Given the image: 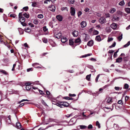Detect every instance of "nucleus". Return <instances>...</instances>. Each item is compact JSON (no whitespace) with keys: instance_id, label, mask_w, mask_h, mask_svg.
<instances>
[{"instance_id":"nucleus-3","label":"nucleus","mask_w":130,"mask_h":130,"mask_svg":"<svg viewBox=\"0 0 130 130\" xmlns=\"http://www.w3.org/2000/svg\"><path fill=\"white\" fill-rule=\"evenodd\" d=\"M70 12L71 15L74 16L75 15V10L74 8L71 7L70 8Z\"/></svg>"},{"instance_id":"nucleus-12","label":"nucleus","mask_w":130,"mask_h":130,"mask_svg":"<svg viewBox=\"0 0 130 130\" xmlns=\"http://www.w3.org/2000/svg\"><path fill=\"white\" fill-rule=\"evenodd\" d=\"M61 40L62 42L64 43L67 41V39L66 37H63L61 38Z\"/></svg>"},{"instance_id":"nucleus-52","label":"nucleus","mask_w":130,"mask_h":130,"mask_svg":"<svg viewBox=\"0 0 130 130\" xmlns=\"http://www.w3.org/2000/svg\"><path fill=\"white\" fill-rule=\"evenodd\" d=\"M100 74L98 75L96 77L95 79V82H97L98 81V78L100 76Z\"/></svg>"},{"instance_id":"nucleus-63","label":"nucleus","mask_w":130,"mask_h":130,"mask_svg":"<svg viewBox=\"0 0 130 130\" xmlns=\"http://www.w3.org/2000/svg\"><path fill=\"white\" fill-rule=\"evenodd\" d=\"M47 127H46V128H44L42 127H40L39 128L38 130H45V129H47Z\"/></svg>"},{"instance_id":"nucleus-62","label":"nucleus","mask_w":130,"mask_h":130,"mask_svg":"<svg viewBox=\"0 0 130 130\" xmlns=\"http://www.w3.org/2000/svg\"><path fill=\"white\" fill-rule=\"evenodd\" d=\"M50 2V0H46V1H44V4H48V2Z\"/></svg>"},{"instance_id":"nucleus-29","label":"nucleus","mask_w":130,"mask_h":130,"mask_svg":"<svg viewBox=\"0 0 130 130\" xmlns=\"http://www.w3.org/2000/svg\"><path fill=\"white\" fill-rule=\"evenodd\" d=\"M79 126L80 128L81 129H85L87 127V126L83 125H80Z\"/></svg>"},{"instance_id":"nucleus-10","label":"nucleus","mask_w":130,"mask_h":130,"mask_svg":"<svg viewBox=\"0 0 130 130\" xmlns=\"http://www.w3.org/2000/svg\"><path fill=\"white\" fill-rule=\"evenodd\" d=\"M93 44V41L92 40H90L89 41L87 44V45L88 46H92Z\"/></svg>"},{"instance_id":"nucleus-48","label":"nucleus","mask_w":130,"mask_h":130,"mask_svg":"<svg viewBox=\"0 0 130 130\" xmlns=\"http://www.w3.org/2000/svg\"><path fill=\"white\" fill-rule=\"evenodd\" d=\"M120 89V90H121L122 88H120L119 87H115V89L117 90H119Z\"/></svg>"},{"instance_id":"nucleus-20","label":"nucleus","mask_w":130,"mask_h":130,"mask_svg":"<svg viewBox=\"0 0 130 130\" xmlns=\"http://www.w3.org/2000/svg\"><path fill=\"white\" fill-rule=\"evenodd\" d=\"M125 3L124 2L123 0L120 2L119 4V5L121 6H123L125 5Z\"/></svg>"},{"instance_id":"nucleus-8","label":"nucleus","mask_w":130,"mask_h":130,"mask_svg":"<svg viewBox=\"0 0 130 130\" xmlns=\"http://www.w3.org/2000/svg\"><path fill=\"white\" fill-rule=\"evenodd\" d=\"M85 37L84 39V42H86L88 40L89 38V35H87L85 34Z\"/></svg>"},{"instance_id":"nucleus-1","label":"nucleus","mask_w":130,"mask_h":130,"mask_svg":"<svg viewBox=\"0 0 130 130\" xmlns=\"http://www.w3.org/2000/svg\"><path fill=\"white\" fill-rule=\"evenodd\" d=\"M58 106L60 107H62V106L65 107H67L69 105V104L66 102H60L59 103H57Z\"/></svg>"},{"instance_id":"nucleus-39","label":"nucleus","mask_w":130,"mask_h":130,"mask_svg":"<svg viewBox=\"0 0 130 130\" xmlns=\"http://www.w3.org/2000/svg\"><path fill=\"white\" fill-rule=\"evenodd\" d=\"M92 55V54H88L83 55L82 56V57H85L87 56H89L91 55Z\"/></svg>"},{"instance_id":"nucleus-17","label":"nucleus","mask_w":130,"mask_h":130,"mask_svg":"<svg viewBox=\"0 0 130 130\" xmlns=\"http://www.w3.org/2000/svg\"><path fill=\"white\" fill-rule=\"evenodd\" d=\"M16 127L18 129H20L21 127V125L19 122H17L16 124Z\"/></svg>"},{"instance_id":"nucleus-56","label":"nucleus","mask_w":130,"mask_h":130,"mask_svg":"<svg viewBox=\"0 0 130 130\" xmlns=\"http://www.w3.org/2000/svg\"><path fill=\"white\" fill-rule=\"evenodd\" d=\"M118 103L119 104H123L122 101L121 100L118 101Z\"/></svg>"},{"instance_id":"nucleus-55","label":"nucleus","mask_w":130,"mask_h":130,"mask_svg":"<svg viewBox=\"0 0 130 130\" xmlns=\"http://www.w3.org/2000/svg\"><path fill=\"white\" fill-rule=\"evenodd\" d=\"M23 9L24 10H25V11H27L28 10V6L25 7H23Z\"/></svg>"},{"instance_id":"nucleus-11","label":"nucleus","mask_w":130,"mask_h":130,"mask_svg":"<svg viewBox=\"0 0 130 130\" xmlns=\"http://www.w3.org/2000/svg\"><path fill=\"white\" fill-rule=\"evenodd\" d=\"M56 18L60 21H61L62 20V16L60 15L56 16Z\"/></svg>"},{"instance_id":"nucleus-33","label":"nucleus","mask_w":130,"mask_h":130,"mask_svg":"<svg viewBox=\"0 0 130 130\" xmlns=\"http://www.w3.org/2000/svg\"><path fill=\"white\" fill-rule=\"evenodd\" d=\"M23 15L25 17L27 18H28L29 17V15L28 14L25 13Z\"/></svg>"},{"instance_id":"nucleus-40","label":"nucleus","mask_w":130,"mask_h":130,"mask_svg":"<svg viewBox=\"0 0 130 130\" xmlns=\"http://www.w3.org/2000/svg\"><path fill=\"white\" fill-rule=\"evenodd\" d=\"M37 17L39 18L42 19L43 18V16L42 14H39L38 15Z\"/></svg>"},{"instance_id":"nucleus-27","label":"nucleus","mask_w":130,"mask_h":130,"mask_svg":"<svg viewBox=\"0 0 130 130\" xmlns=\"http://www.w3.org/2000/svg\"><path fill=\"white\" fill-rule=\"evenodd\" d=\"M31 86H26V90H29L31 88Z\"/></svg>"},{"instance_id":"nucleus-37","label":"nucleus","mask_w":130,"mask_h":130,"mask_svg":"<svg viewBox=\"0 0 130 130\" xmlns=\"http://www.w3.org/2000/svg\"><path fill=\"white\" fill-rule=\"evenodd\" d=\"M99 32L96 30H94L93 31V33L94 35H97L99 34Z\"/></svg>"},{"instance_id":"nucleus-19","label":"nucleus","mask_w":130,"mask_h":130,"mask_svg":"<svg viewBox=\"0 0 130 130\" xmlns=\"http://www.w3.org/2000/svg\"><path fill=\"white\" fill-rule=\"evenodd\" d=\"M95 40L98 41H101V39L100 36H96Z\"/></svg>"},{"instance_id":"nucleus-24","label":"nucleus","mask_w":130,"mask_h":130,"mask_svg":"<svg viewBox=\"0 0 130 130\" xmlns=\"http://www.w3.org/2000/svg\"><path fill=\"white\" fill-rule=\"evenodd\" d=\"M114 52V51L113 50H110L109 51V53L111 54H110V57L111 58V59L112 57V53Z\"/></svg>"},{"instance_id":"nucleus-21","label":"nucleus","mask_w":130,"mask_h":130,"mask_svg":"<svg viewBox=\"0 0 130 130\" xmlns=\"http://www.w3.org/2000/svg\"><path fill=\"white\" fill-rule=\"evenodd\" d=\"M116 11V9L115 8H111L110 11V12L111 13H113Z\"/></svg>"},{"instance_id":"nucleus-60","label":"nucleus","mask_w":130,"mask_h":130,"mask_svg":"<svg viewBox=\"0 0 130 130\" xmlns=\"http://www.w3.org/2000/svg\"><path fill=\"white\" fill-rule=\"evenodd\" d=\"M28 24L31 27H34V25L30 23Z\"/></svg>"},{"instance_id":"nucleus-45","label":"nucleus","mask_w":130,"mask_h":130,"mask_svg":"<svg viewBox=\"0 0 130 130\" xmlns=\"http://www.w3.org/2000/svg\"><path fill=\"white\" fill-rule=\"evenodd\" d=\"M37 65H39V64L37 63H36L32 64V66L36 68L37 67L36 66Z\"/></svg>"},{"instance_id":"nucleus-46","label":"nucleus","mask_w":130,"mask_h":130,"mask_svg":"<svg viewBox=\"0 0 130 130\" xmlns=\"http://www.w3.org/2000/svg\"><path fill=\"white\" fill-rule=\"evenodd\" d=\"M82 13L81 11H79L77 13L78 16L79 17L82 14Z\"/></svg>"},{"instance_id":"nucleus-50","label":"nucleus","mask_w":130,"mask_h":130,"mask_svg":"<svg viewBox=\"0 0 130 130\" xmlns=\"http://www.w3.org/2000/svg\"><path fill=\"white\" fill-rule=\"evenodd\" d=\"M113 40V38H110L108 37V40H107V41L108 42H109L110 41H112Z\"/></svg>"},{"instance_id":"nucleus-6","label":"nucleus","mask_w":130,"mask_h":130,"mask_svg":"<svg viewBox=\"0 0 130 130\" xmlns=\"http://www.w3.org/2000/svg\"><path fill=\"white\" fill-rule=\"evenodd\" d=\"M105 21V19L104 17H102L99 19V21L100 23L103 24L104 23Z\"/></svg>"},{"instance_id":"nucleus-54","label":"nucleus","mask_w":130,"mask_h":130,"mask_svg":"<svg viewBox=\"0 0 130 130\" xmlns=\"http://www.w3.org/2000/svg\"><path fill=\"white\" fill-rule=\"evenodd\" d=\"M93 128V126L91 124L89 125L88 126V129H91Z\"/></svg>"},{"instance_id":"nucleus-64","label":"nucleus","mask_w":130,"mask_h":130,"mask_svg":"<svg viewBox=\"0 0 130 130\" xmlns=\"http://www.w3.org/2000/svg\"><path fill=\"white\" fill-rule=\"evenodd\" d=\"M90 60L93 61H96V60L93 58H92L90 59Z\"/></svg>"},{"instance_id":"nucleus-30","label":"nucleus","mask_w":130,"mask_h":130,"mask_svg":"<svg viewBox=\"0 0 130 130\" xmlns=\"http://www.w3.org/2000/svg\"><path fill=\"white\" fill-rule=\"evenodd\" d=\"M25 31L26 32H29L31 31V30L28 28H27L25 29Z\"/></svg>"},{"instance_id":"nucleus-15","label":"nucleus","mask_w":130,"mask_h":130,"mask_svg":"<svg viewBox=\"0 0 130 130\" xmlns=\"http://www.w3.org/2000/svg\"><path fill=\"white\" fill-rule=\"evenodd\" d=\"M75 43L79 44L81 42V40L80 38H77L76 39L75 41Z\"/></svg>"},{"instance_id":"nucleus-26","label":"nucleus","mask_w":130,"mask_h":130,"mask_svg":"<svg viewBox=\"0 0 130 130\" xmlns=\"http://www.w3.org/2000/svg\"><path fill=\"white\" fill-rule=\"evenodd\" d=\"M37 5V2H34L32 3V6L33 7H36Z\"/></svg>"},{"instance_id":"nucleus-7","label":"nucleus","mask_w":130,"mask_h":130,"mask_svg":"<svg viewBox=\"0 0 130 130\" xmlns=\"http://www.w3.org/2000/svg\"><path fill=\"white\" fill-rule=\"evenodd\" d=\"M72 34L73 36L76 37L78 35V32L77 31L75 30L73 32H72Z\"/></svg>"},{"instance_id":"nucleus-2","label":"nucleus","mask_w":130,"mask_h":130,"mask_svg":"<svg viewBox=\"0 0 130 130\" xmlns=\"http://www.w3.org/2000/svg\"><path fill=\"white\" fill-rule=\"evenodd\" d=\"M19 18L20 22H24L25 21V18L22 17V13L20 12L19 15Z\"/></svg>"},{"instance_id":"nucleus-59","label":"nucleus","mask_w":130,"mask_h":130,"mask_svg":"<svg viewBox=\"0 0 130 130\" xmlns=\"http://www.w3.org/2000/svg\"><path fill=\"white\" fill-rule=\"evenodd\" d=\"M29 101L27 99H23L22 100H21V101H20V102H19V103H21V102H23V101Z\"/></svg>"},{"instance_id":"nucleus-23","label":"nucleus","mask_w":130,"mask_h":130,"mask_svg":"<svg viewBox=\"0 0 130 130\" xmlns=\"http://www.w3.org/2000/svg\"><path fill=\"white\" fill-rule=\"evenodd\" d=\"M0 71L5 75H8V73H7L4 70H0Z\"/></svg>"},{"instance_id":"nucleus-51","label":"nucleus","mask_w":130,"mask_h":130,"mask_svg":"<svg viewBox=\"0 0 130 130\" xmlns=\"http://www.w3.org/2000/svg\"><path fill=\"white\" fill-rule=\"evenodd\" d=\"M90 77V75H87L86 77V79L87 80H89Z\"/></svg>"},{"instance_id":"nucleus-28","label":"nucleus","mask_w":130,"mask_h":130,"mask_svg":"<svg viewBox=\"0 0 130 130\" xmlns=\"http://www.w3.org/2000/svg\"><path fill=\"white\" fill-rule=\"evenodd\" d=\"M125 11L127 13H130V8H126Z\"/></svg>"},{"instance_id":"nucleus-43","label":"nucleus","mask_w":130,"mask_h":130,"mask_svg":"<svg viewBox=\"0 0 130 130\" xmlns=\"http://www.w3.org/2000/svg\"><path fill=\"white\" fill-rule=\"evenodd\" d=\"M16 16V15L14 14H12L10 15V17L13 18H15Z\"/></svg>"},{"instance_id":"nucleus-16","label":"nucleus","mask_w":130,"mask_h":130,"mask_svg":"<svg viewBox=\"0 0 130 130\" xmlns=\"http://www.w3.org/2000/svg\"><path fill=\"white\" fill-rule=\"evenodd\" d=\"M122 58L121 57L118 58L116 60V62L120 63L122 61Z\"/></svg>"},{"instance_id":"nucleus-58","label":"nucleus","mask_w":130,"mask_h":130,"mask_svg":"<svg viewBox=\"0 0 130 130\" xmlns=\"http://www.w3.org/2000/svg\"><path fill=\"white\" fill-rule=\"evenodd\" d=\"M129 98V97L127 96H125V102H126L128 100V99Z\"/></svg>"},{"instance_id":"nucleus-42","label":"nucleus","mask_w":130,"mask_h":130,"mask_svg":"<svg viewBox=\"0 0 130 130\" xmlns=\"http://www.w3.org/2000/svg\"><path fill=\"white\" fill-rule=\"evenodd\" d=\"M42 41L43 42L47 43V39L44 38L42 39Z\"/></svg>"},{"instance_id":"nucleus-13","label":"nucleus","mask_w":130,"mask_h":130,"mask_svg":"<svg viewBox=\"0 0 130 130\" xmlns=\"http://www.w3.org/2000/svg\"><path fill=\"white\" fill-rule=\"evenodd\" d=\"M55 36L56 38H60L61 36V33L60 32L58 33L55 35Z\"/></svg>"},{"instance_id":"nucleus-32","label":"nucleus","mask_w":130,"mask_h":130,"mask_svg":"<svg viewBox=\"0 0 130 130\" xmlns=\"http://www.w3.org/2000/svg\"><path fill=\"white\" fill-rule=\"evenodd\" d=\"M130 44V41H129L126 44L124 45L123 46L124 47H126L128 46Z\"/></svg>"},{"instance_id":"nucleus-44","label":"nucleus","mask_w":130,"mask_h":130,"mask_svg":"<svg viewBox=\"0 0 130 130\" xmlns=\"http://www.w3.org/2000/svg\"><path fill=\"white\" fill-rule=\"evenodd\" d=\"M105 89V87H103V88H100L99 89V92H100V93L102 92L103 91V90Z\"/></svg>"},{"instance_id":"nucleus-22","label":"nucleus","mask_w":130,"mask_h":130,"mask_svg":"<svg viewBox=\"0 0 130 130\" xmlns=\"http://www.w3.org/2000/svg\"><path fill=\"white\" fill-rule=\"evenodd\" d=\"M31 84V83H25V84H23V83L22 85H21L22 86H23L24 85L25 86H30V85Z\"/></svg>"},{"instance_id":"nucleus-53","label":"nucleus","mask_w":130,"mask_h":130,"mask_svg":"<svg viewBox=\"0 0 130 130\" xmlns=\"http://www.w3.org/2000/svg\"><path fill=\"white\" fill-rule=\"evenodd\" d=\"M89 10L90 9L89 8L86 7L85 8L84 10L86 12H87L89 11Z\"/></svg>"},{"instance_id":"nucleus-9","label":"nucleus","mask_w":130,"mask_h":130,"mask_svg":"<svg viewBox=\"0 0 130 130\" xmlns=\"http://www.w3.org/2000/svg\"><path fill=\"white\" fill-rule=\"evenodd\" d=\"M112 97H108L106 101L107 103L108 104H111L112 102Z\"/></svg>"},{"instance_id":"nucleus-18","label":"nucleus","mask_w":130,"mask_h":130,"mask_svg":"<svg viewBox=\"0 0 130 130\" xmlns=\"http://www.w3.org/2000/svg\"><path fill=\"white\" fill-rule=\"evenodd\" d=\"M18 29L20 34H23L24 31L21 28H18Z\"/></svg>"},{"instance_id":"nucleus-36","label":"nucleus","mask_w":130,"mask_h":130,"mask_svg":"<svg viewBox=\"0 0 130 130\" xmlns=\"http://www.w3.org/2000/svg\"><path fill=\"white\" fill-rule=\"evenodd\" d=\"M38 22H39L36 19H35L33 21L34 23L36 25L37 24H38Z\"/></svg>"},{"instance_id":"nucleus-31","label":"nucleus","mask_w":130,"mask_h":130,"mask_svg":"<svg viewBox=\"0 0 130 130\" xmlns=\"http://www.w3.org/2000/svg\"><path fill=\"white\" fill-rule=\"evenodd\" d=\"M129 87L128 85L127 84H125L124 85V88L125 89H127Z\"/></svg>"},{"instance_id":"nucleus-47","label":"nucleus","mask_w":130,"mask_h":130,"mask_svg":"<svg viewBox=\"0 0 130 130\" xmlns=\"http://www.w3.org/2000/svg\"><path fill=\"white\" fill-rule=\"evenodd\" d=\"M116 45V43L115 42H114V43L111 46H110L109 47L110 48H112L114 47Z\"/></svg>"},{"instance_id":"nucleus-41","label":"nucleus","mask_w":130,"mask_h":130,"mask_svg":"<svg viewBox=\"0 0 130 130\" xmlns=\"http://www.w3.org/2000/svg\"><path fill=\"white\" fill-rule=\"evenodd\" d=\"M43 30L44 32H46L47 31L48 29L46 26H44L43 27Z\"/></svg>"},{"instance_id":"nucleus-4","label":"nucleus","mask_w":130,"mask_h":130,"mask_svg":"<svg viewBox=\"0 0 130 130\" xmlns=\"http://www.w3.org/2000/svg\"><path fill=\"white\" fill-rule=\"evenodd\" d=\"M48 8L50 10L53 12L55 10V6L53 5L49 6L48 7Z\"/></svg>"},{"instance_id":"nucleus-38","label":"nucleus","mask_w":130,"mask_h":130,"mask_svg":"<svg viewBox=\"0 0 130 130\" xmlns=\"http://www.w3.org/2000/svg\"><path fill=\"white\" fill-rule=\"evenodd\" d=\"M122 38V35L121 34L118 37V39L119 41H120Z\"/></svg>"},{"instance_id":"nucleus-35","label":"nucleus","mask_w":130,"mask_h":130,"mask_svg":"<svg viewBox=\"0 0 130 130\" xmlns=\"http://www.w3.org/2000/svg\"><path fill=\"white\" fill-rule=\"evenodd\" d=\"M65 10H66L67 11H68L67 8L66 7H63L62 8H61V10L62 11H63Z\"/></svg>"},{"instance_id":"nucleus-34","label":"nucleus","mask_w":130,"mask_h":130,"mask_svg":"<svg viewBox=\"0 0 130 130\" xmlns=\"http://www.w3.org/2000/svg\"><path fill=\"white\" fill-rule=\"evenodd\" d=\"M74 42L72 40H69V44L70 45H73V44Z\"/></svg>"},{"instance_id":"nucleus-49","label":"nucleus","mask_w":130,"mask_h":130,"mask_svg":"<svg viewBox=\"0 0 130 130\" xmlns=\"http://www.w3.org/2000/svg\"><path fill=\"white\" fill-rule=\"evenodd\" d=\"M69 2L71 4H73L75 2L74 0H69Z\"/></svg>"},{"instance_id":"nucleus-61","label":"nucleus","mask_w":130,"mask_h":130,"mask_svg":"<svg viewBox=\"0 0 130 130\" xmlns=\"http://www.w3.org/2000/svg\"><path fill=\"white\" fill-rule=\"evenodd\" d=\"M21 24L23 26H26L27 24L25 23H24V22L21 23Z\"/></svg>"},{"instance_id":"nucleus-57","label":"nucleus","mask_w":130,"mask_h":130,"mask_svg":"<svg viewBox=\"0 0 130 130\" xmlns=\"http://www.w3.org/2000/svg\"><path fill=\"white\" fill-rule=\"evenodd\" d=\"M41 102L42 104H43L45 106L47 105V104H46V103L45 102V101L43 100H42Z\"/></svg>"},{"instance_id":"nucleus-14","label":"nucleus","mask_w":130,"mask_h":130,"mask_svg":"<svg viewBox=\"0 0 130 130\" xmlns=\"http://www.w3.org/2000/svg\"><path fill=\"white\" fill-rule=\"evenodd\" d=\"M111 27L113 29H116L117 27V25L116 23H113L110 25Z\"/></svg>"},{"instance_id":"nucleus-5","label":"nucleus","mask_w":130,"mask_h":130,"mask_svg":"<svg viewBox=\"0 0 130 130\" xmlns=\"http://www.w3.org/2000/svg\"><path fill=\"white\" fill-rule=\"evenodd\" d=\"M80 25L82 28L85 27L87 25V23L86 21H82L80 23Z\"/></svg>"},{"instance_id":"nucleus-25","label":"nucleus","mask_w":130,"mask_h":130,"mask_svg":"<svg viewBox=\"0 0 130 130\" xmlns=\"http://www.w3.org/2000/svg\"><path fill=\"white\" fill-rule=\"evenodd\" d=\"M96 125L98 126V128H100L101 126H100V124L99 123V121H97L96 122Z\"/></svg>"}]
</instances>
